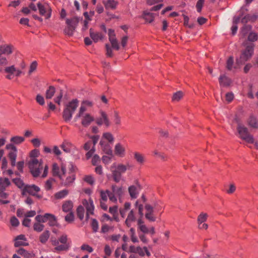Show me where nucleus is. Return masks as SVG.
<instances>
[{"label": "nucleus", "mask_w": 258, "mask_h": 258, "mask_svg": "<svg viewBox=\"0 0 258 258\" xmlns=\"http://www.w3.org/2000/svg\"><path fill=\"white\" fill-rule=\"evenodd\" d=\"M183 93L181 91H178L175 93L172 96V100L173 101H179L183 97Z\"/></svg>", "instance_id": "47"}, {"label": "nucleus", "mask_w": 258, "mask_h": 258, "mask_svg": "<svg viewBox=\"0 0 258 258\" xmlns=\"http://www.w3.org/2000/svg\"><path fill=\"white\" fill-rule=\"evenodd\" d=\"M139 228L143 233L145 234L149 233L151 235H154L155 233V228L154 227H150L148 228L145 224L141 225L140 227H139Z\"/></svg>", "instance_id": "33"}, {"label": "nucleus", "mask_w": 258, "mask_h": 258, "mask_svg": "<svg viewBox=\"0 0 258 258\" xmlns=\"http://www.w3.org/2000/svg\"><path fill=\"white\" fill-rule=\"evenodd\" d=\"M68 213L69 214L65 217V220L68 223H72L74 220V215L73 212Z\"/></svg>", "instance_id": "58"}, {"label": "nucleus", "mask_w": 258, "mask_h": 258, "mask_svg": "<svg viewBox=\"0 0 258 258\" xmlns=\"http://www.w3.org/2000/svg\"><path fill=\"white\" fill-rule=\"evenodd\" d=\"M79 101L78 99H73L66 105L63 111L62 117L66 121H70L73 114L79 106Z\"/></svg>", "instance_id": "5"}, {"label": "nucleus", "mask_w": 258, "mask_h": 258, "mask_svg": "<svg viewBox=\"0 0 258 258\" xmlns=\"http://www.w3.org/2000/svg\"><path fill=\"white\" fill-rule=\"evenodd\" d=\"M91 162L92 165L94 166L98 165V164L100 163V157L97 154L94 155L93 156Z\"/></svg>", "instance_id": "53"}, {"label": "nucleus", "mask_w": 258, "mask_h": 258, "mask_svg": "<svg viewBox=\"0 0 258 258\" xmlns=\"http://www.w3.org/2000/svg\"><path fill=\"white\" fill-rule=\"evenodd\" d=\"M83 205L86 209V217L88 219L90 215H92L94 214V206L93 202L91 199H89L88 200H84L83 201Z\"/></svg>", "instance_id": "18"}, {"label": "nucleus", "mask_w": 258, "mask_h": 258, "mask_svg": "<svg viewBox=\"0 0 258 258\" xmlns=\"http://www.w3.org/2000/svg\"><path fill=\"white\" fill-rule=\"evenodd\" d=\"M77 213L78 217L81 220H82L84 218V208L81 206H79L77 210Z\"/></svg>", "instance_id": "52"}, {"label": "nucleus", "mask_w": 258, "mask_h": 258, "mask_svg": "<svg viewBox=\"0 0 258 258\" xmlns=\"http://www.w3.org/2000/svg\"><path fill=\"white\" fill-rule=\"evenodd\" d=\"M47 221H49L50 225H53L56 222V218L54 215L47 213Z\"/></svg>", "instance_id": "46"}, {"label": "nucleus", "mask_w": 258, "mask_h": 258, "mask_svg": "<svg viewBox=\"0 0 258 258\" xmlns=\"http://www.w3.org/2000/svg\"><path fill=\"white\" fill-rule=\"evenodd\" d=\"M50 236V232L48 230L44 231L39 236L40 241L43 243H45Z\"/></svg>", "instance_id": "38"}, {"label": "nucleus", "mask_w": 258, "mask_h": 258, "mask_svg": "<svg viewBox=\"0 0 258 258\" xmlns=\"http://www.w3.org/2000/svg\"><path fill=\"white\" fill-rule=\"evenodd\" d=\"M136 218L135 213L133 210H131L127 215V218L125 221V224L127 227H131L133 224L135 222Z\"/></svg>", "instance_id": "29"}, {"label": "nucleus", "mask_w": 258, "mask_h": 258, "mask_svg": "<svg viewBox=\"0 0 258 258\" xmlns=\"http://www.w3.org/2000/svg\"><path fill=\"white\" fill-rule=\"evenodd\" d=\"M108 35L109 40L111 43L112 47L117 50H118L119 46L116 38L114 30L111 29H109L108 31Z\"/></svg>", "instance_id": "19"}, {"label": "nucleus", "mask_w": 258, "mask_h": 258, "mask_svg": "<svg viewBox=\"0 0 258 258\" xmlns=\"http://www.w3.org/2000/svg\"><path fill=\"white\" fill-rule=\"evenodd\" d=\"M84 180L87 183L90 185H93L94 183L95 180L92 175H86L84 177Z\"/></svg>", "instance_id": "54"}, {"label": "nucleus", "mask_w": 258, "mask_h": 258, "mask_svg": "<svg viewBox=\"0 0 258 258\" xmlns=\"http://www.w3.org/2000/svg\"><path fill=\"white\" fill-rule=\"evenodd\" d=\"M5 72L7 74L6 78L10 80L13 79L14 76L19 77L24 74V72L22 70L16 69L14 65L6 67Z\"/></svg>", "instance_id": "10"}, {"label": "nucleus", "mask_w": 258, "mask_h": 258, "mask_svg": "<svg viewBox=\"0 0 258 258\" xmlns=\"http://www.w3.org/2000/svg\"><path fill=\"white\" fill-rule=\"evenodd\" d=\"M106 154L102 157V162L105 164H109L113 157L112 147H106L105 149H102Z\"/></svg>", "instance_id": "16"}, {"label": "nucleus", "mask_w": 258, "mask_h": 258, "mask_svg": "<svg viewBox=\"0 0 258 258\" xmlns=\"http://www.w3.org/2000/svg\"><path fill=\"white\" fill-rule=\"evenodd\" d=\"M112 121L116 126H119L121 124V117L119 112L117 110H114L113 112Z\"/></svg>", "instance_id": "27"}, {"label": "nucleus", "mask_w": 258, "mask_h": 258, "mask_svg": "<svg viewBox=\"0 0 258 258\" xmlns=\"http://www.w3.org/2000/svg\"><path fill=\"white\" fill-rule=\"evenodd\" d=\"M253 46L252 43L246 45L245 49L242 52L240 57L236 60L237 64H242L251 58L253 53Z\"/></svg>", "instance_id": "7"}, {"label": "nucleus", "mask_w": 258, "mask_h": 258, "mask_svg": "<svg viewBox=\"0 0 258 258\" xmlns=\"http://www.w3.org/2000/svg\"><path fill=\"white\" fill-rule=\"evenodd\" d=\"M35 220L37 222L40 223H44L47 222V213L44 215H39L35 217Z\"/></svg>", "instance_id": "48"}, {"label": "nucleus", "mask_w": 258, "mask_h": 258, "mask_svg": "<svg viewBox=\"0 0 258 258\" xmlns=\"http://www.w3.org/2000/svg\"><path fill=\"white\" fill-rule=\"evenodd\" d=\"M75 29L71 26L67 25V27L64 29V33L65 34L68 35L69 36L73 35Z\"/></svg>", "instance_id": "49"}, {"label": "nucleus", "mask_w": 258, "mask_h": 258, "mask_svg": "<svg viewBox=\"0 0 258 258\" xmlns=\"http://www.w3.org/2000/svg\"><path fill=\"white\" fill-rule=\"evenodd\" d=\"M134 158L136 161L140 165H143L146 162V158L145 156L139 152H135L134 153Z\"/></svg>", "instance_id": "31"}, {"label": "nucleus", "mask_w": 258, "mask_h": 258, "mask_svg": "<svg viewBox=\"0 0 258 258\" xmlns=\"http://www.w3.org/2000/svg\"><path fill=\"white\" fill-rule=\"evenodd\" d=\"M233 64V58L230 57L227 60L226 68L229 70H231L232 69Z\"/></svg>", "instance_id": "61"}, {"label": "nucleus", "mask_w": 258, "mask_h": 258, "mask_svg": "<svg viewBox=\"0 0 258 258\" xmlns=\"http://www.w3.org/2000/svg\"><path fill=\"white\" fill-rule=\"evenodd\" d=\"M208 216H209L208 214L206 213H201L198 216L197 223H206L208 219Z\"/></svg>", "instance_id": "43"}, {"label": "nucleus", "mask_w": 258, "mask_h": 258, "mask_svg": "<svg viewBox=\"0 0 258 258\" xmlns=\"http://www.w3.org/2000/svg\"><path fill=\"white\" fill-rule=\"evenodd\" d=\"M114 154L119 157H124L126 155V148L125 145L121 143H117L115 144L114 149Z\"/></svg>", "instance_id": "17"}, {"label": "nucleus", "mask_w": 258, "mask_h": 258, "mask_svg": "<svg viewBox=\"0 0 258 258\" xmlns=\"http://www.w3.org/2000/svg\"><path fill=\"white\" fill-rule=\"evenodd\" d=\"M77 168L72 163L61 161L59 165L56 163L52 164V172L54 176H57L64 185H69L75 180Z\"/></svg>", "instance_id": "1"}, {"label": "nucleus", "mask_w": 258, "mask_h": 258, "mask_svg": "<svg viewBox=\"0 0 258 258\" xmlns=\"http://www.w3.org/2000/svg\"><path fill=\"white\" fill-rule=\"evenodd\" d=\"M90 36L95 42H97L102 40L104 37V35L99 32L95 31L93 29H90Z\"/></svg>", "instance_id": "22"}, {"label": "nucleus", "mask_w": 258, "mask_h": 258, "mask_svg": "<svg viewBox=\"0 0 258 258\" xmlns=\"http://www.w3.org/2000/svg\"><path fill=\"white\" fill-rule=\"evenodd\" d=\"M69 194V190L64 189L56 192L54 195V198L56 199H62L64 198Z\"/></svg>", "instance_id": "36"}, {"label": "nucleus", "mask_w": 258, "mask_h": 258, "mask_svg": "<svg viewBox=\"0 0 258 258\" xmlns=\"http://www.w3.org/2000/svg\"><path fill=\"white\" fill-rule=\"evenodd\" d=\"M11 184V182L8 178L0 177V191L5 190Z\"/></svg>", "instance_id": "30"}, {"label": "nucleus", "mask_w": 258, "mask_h": 258, "mask_svg": "<svg viewBox=\"0 0 258 258\" xmlns=\"http://www.w3.org/2000/svg\"><path fill=\"white\" fill-rule=\"evenodd\" d=\"M15 47L11 44H4L0 45V56H9L15 51Z\"/></svg>", "instance_id": "14"}, {"label": "nucleus", "mask_w": 258, "mask_h": 258, "mask_svg": "<svg viewBox=\"0 0 258 258\" xmlns=\"http://www.w3.org/2000/svg\"><path fill=\"white\" fill-rule=\"evenodd\" d=\"M100 196H101V201H103L104 202H106L108 198H109V196L110 193L108 190L103 191L101 190L100 191Z\"/></svg>", "instance_id": "50"}, {"label": "nucleus", "mask_w": 258, "mask_h": 258, "mask_svg": "<svg viewBox=\"0 0 258 258\" xmlns=\"http://www.w3.org/2000/svg\"><path fill=\"white\" fill-rule=\"evenodd\" d=\"M50 242L54 247L53 251L57 252L68 250L71 244V240L66 234L61 235L57 239L51 237Z\"/></svg>", "instance_id": "4"}, {"label": "nucleus", "mask_w": 258, "mask_h": 258, "mask_svg": "<svg viewBox=\"0 0 258 258\" xmlns=\"http://www.w3.org/2000/svg\"><path fill=\"white\" fill-rule=\"evenodd\" d=\"M258 17L257 15H253L252 16L249 15L244 16L243 18H241L240 17H234L233 19V24L231 27V31L232 35H235L237 30V24L239 22L240 20L241 19V22L243 23H246L248 21H253L255 20Z\"/></svg>", "instance_id": "9"}, {"label": "nucleus", "mask_w": 258, "mask_h": 258, "mask_svg": "<svg viewBox=\"0 0 258 258\" xmlns=\"http://www.w3.org/2000/svg\"><path fill=\"white\" fill-rule=\"evenodd\" d=\"M54 181V180L52 178L47 180L45 183V188L47 190L51 189Z\"/></svg>", "instance_id": "57"}, {"label": "nucleus", "mask_w": 258, "mask_h": 258, "mask_svg": "<svg viewBox=\"0 0 258 258\" xmlns=\"http://www.w3.org/2000/svg\"><path fill=\"white\" fill-rule=\"evenodd\" d=\"M79 23V19L76 17H73L71 19H67L66 24L67 25L71 26L76 29Z\"/></svg>", "instance_id": "37"}, {"label": "nucleus", "mask_w": 258, "mask_h": 258, "mask_svg": "<svg viewBox=\"0 0 258 258\" xmlns=\"http://www.w3.org/2000/svg\"><path fill=\"white\" fill-rule=\"evenodd\" d=\"M25 138L22 136H14L11 138L10 142L15 145H20L25 141Z\"/></svg>", "instance_id": "34"}, {"label": "nucleus", "mask_w": 258, "mask_h": 258, "mask_svg": "<svg viewBox=\"0 0 258 258\" xmlns=\"http://www.w3.org/2000/svg\"><path fill=\"white\" fill-rule=\"evenodd\" d=\"M198 228L202 230H206L209 227V225L206 223H197Z\"/></svg>", "instance_id": "62"}, {"label": "nucleus", "mask_w": 258, "mask_h": 258, "mask_svg": "<svg viewBox=\"0 0 258 258\" xmlns=\"http://www.w3.org/2000/svg\"><path fill=\"white\" fill-rule=\"evenodd\" d=\"M127 170L126 166L122 164L114 163L110 166V170L112 174L114 180L118 182L121 177V174L125 173Z\"/></svg>", "instance_id": "6"}, {"label": "nucleus", "mask_w": 258, "mask_h": 258, "mask_svg": "<svg viewBox=\"0 0 258 258\" xmlns=\"http://www.w3.org/2000/svg\"><path fill=\"white\" fill-rule=\"evenodd\" d=\"M28 243L24 235H20L15 238L14 245L18 247L22 245H27Z\"/></svg>", "instance_id": "23"}, {"label": "nucleus", "mask_w": 258, "mask_h": 258, "mask_svg": "<svg viewBox=\"0 0 258 258\" xmlns=\"http://www.w3.org/2000/svg\"><path fill=\"white\" fill-rule=\"evenodd\" d=\"M34 230L37 232H41L44 229V225L40 222H37L33 226Z\"/></svg>", "instance_id": "51"}, {"label": "nucleus", "mask_w": 258, "mask_h": 258, "mask_svg": "<svg viewBox=\"0 0 258 258\" xmlns=\"http://www.w3.org/2000/svg\"><path fill=\"white\" fill-rule=\"evenodd\" d=\"M40 190V188L35 185H26L23 189L22 194L23 196L29 194L40 199L42 198V195L38 194Z\"/></svg>", "instance_id": "11"}, {"label": "nucleus", "mask_w": 258, "mask_h": 258, "mask_svg": "<svg viewBox=\"0 0 258 258\" xmlns=\"http://www.w3.org/2000/svg\"><path fill=\"white\" fill-rule=\"evenodd\" d=\"M37 68V62L36 61H33L29 67L28 71L29 75H31L32 73L36 71Z\"/></svg>", "instance_id": "56"}, {"label": "nucleus", "mask_w": 258, "mask_h": 258, "mask_svg": "<svg viewBox=\"0 0 258 258\" xmlns=\"http://www.w3.org/2000/svg\"><path fill=\"white\" fill-rule=\"evenodd\" d=\"M112 192L115 194V195L118 197V200L121 202V198L123 196L124 194V190L121 186H116L115 185H112Z\"/></svg>", "instance_id": "26"}, {"label": "nucleus", "mask_w": 258, "mask_h": 258, "mask_svg": "<svg viewBox=\"0 0 258 258\" xmlns=\"http://www.w3.org/2000/svg\"><path fill=\"white\" fill-rule=\"evenodd\" d=\"M37 7L39 14L41 16L44 17L46 19L50 18L51 16L52 10L48 4L46 3H38L37 4Z\"/></svg>", "instance_id": "13"}, {"label": "nucleus", "mask_w": 258, "mask_h": 258, "mask_svg": "<svg viewBox=\"0 0 258 258\" xmlns=\"http://www.w3.org/2000/svg\"><path fill=\"white\" fill-rule=\"evenodd\" d=\"M91 226L93 231L95 232H97L99 226L98 223L96 220L94 219H92L91 220Z\"/></svg>", "instance_id": "60"}, {"label": "nucleus", "mask_w": 258, "mask_h": 258, "mask_svg": "<svg viewBox=\"0 0 258 258\" xmlns=\"http://www.w3.org/2000/svg\"><path fill=\"white\" fill-rule=\"evenodd\" d=\"M93 102L89 100L82 101L79 110L76 114L75 119H81V124L84 127H87L94 121V116L87 112L93 106Z\"/></svg>", "instance_id": "2"}, {"label": "nucleus", "mask_w": 258, "mask_h": 258, "mask_svg": "<svg viewBox=\"0 0 258 258\" xmlns=\"http://www.w3.org/2000/svg\"><path fill=\"white\" fill-rule=\"evenodd\" d=\"M39 154V151L37 149H34L30 153L31 159L28 165L31 172L34 177L38 176L43 168L42 160H39L36 158Z\"/></svg>", "instance_id": "3"}, {"label": "nucleus", "mask_w": 258, "mask_h": 258, "mask_svg": "<svg viewBox=\"0 0 258 258\" xmlns=\"http://www.w3.org/2000/svg\"><path fill=\"white\" fill-rule=\"evenodd\" d=\"M8 197V194L4 191H0V204H6L10 203V201L6 199Z\"/></svg>", "instance_id": "44"}, {"label": "nucleus", "mask_w": 258, "mask_h": 258, "mask_svg": "<svg viewBox=\"0 0 258 258\" xmlns=\"http://www.w3.org/2000/svg\"><path fill=\"white\" fill-rule=\"evenodd\" d=\"M153 207L154 211L158 212L161 211L163 209V206L160 201H159L154 204Z\"/></svg>", "instance_id": "55"}, {"label": "nucleus", "mask_w": 258, "mask_h": 258, "mask_svg": "<svg viewBox=\"0 0 258 258\" xmlns=\"http://www.w3.org/2000/svg\"><path fill=\"white\" fill-rule=\"evenodd\" d=\"M219 83L222 86H229L231 83L230 80L225 76H220Z\"/></svg>", "instance_id": "40"}, {"label": "nucleus", "mask_w": 258, "mask_h": 258, "mask_svg": "<svg viewBox=\"0 0 258 258\" xmlns=\"http://www.w3.org/2000/svg\"><path fill=\"white\" fill-rule=\"evenodd\" d=\"M145 210H146V213H145V217L146 219L149 220L150 221L154 222L156 220V217L153 214L154 213V210L153 207L147 204L145 206Z\"/></svg>", "instance_id": "20"}, {"label": "nucleus", "mask_w": 258, "mask_h": 258, "mask_svg": "<svg viewBox=\"0 0 258 258\" xmlns=\"http://www.w3.org/2000/svg\"><path fill=\"white\" fill-rule=\"evenodd\" d=\"M248 125L252 128H257L258 127V122L255 117L250 116L247 120Z\"/></svg>", "instance_id": "41"}, {"label": "nucleus", "mask_w": 258, "mask_h": 258, "mask_svg": "<svg viewBox=\"0 0 258 258\" xmlns=\"http://www.w3.org/2000/svg\"><path fill=\"white\" fill-rule=\"evenodd\" d=\"M81 249L83 251H87L90 253L92 252L93 251V248L87 244H83L81 246Z\"/></svg>", "instance_id": "59"}, {"label": "nucleus", "mask_w": 258, "mask_h": 258, "mask_svg": "<svg viewBox=\"0 0 258 258\" xmlns=\"http://www.w3.org/2000/svg\"><path fill=\"white\" fill-rule=\"evenodd\" d=\"M31 143L35 147H39L41 145V141L38 138H34L31 140Z\"/></svg>", "instance_id": "63"}, {"label": "nucleus", "mask_w": 258, "mask_h": 258, "mask_svg": "<svg viewBox=\"0 0 258 258\" xmlns=\"http://www.w3.org/2000/svg\"><path fill=\"white\" fill-rule=\"evenodd\" d=\"M114 142V138L110 132L104 133L100 141V145L101 149H105L106 147H111Z\"/></svg>", "instance_id": "12"}, {"label": "nucleus", "mask_w": 258, "mask_h": 258, "mask_svg": "<svg viewBox=\"0 0 258 258\" xmlns=\"http://www.w3.org/2000/svg\"><path fill=\"white\" fill-rule=\"evenodd\" d=\"M140 187L139 185H132L128 187V191L131 198L132 199L137 198L139 194Z\"/></svg>", "instance_id": "21"}, {"label": "nucleus", "mask_w": 258, "mask_h": 258, "mask_svg": "<svg viewBox=\"0 0 258 258\" xmlns=\"http://www.w3.org/2000/svg\"><path fill=\"white\" fill-rule=\"evenodd\" d=\"M103 4L106 10H114L116 8L118 3L115 0H106L103 1Z\"/></svg>", "instance_id": "25"}, {"label": "nucleus", "mask_w": 258, "mask_h": 258, "mask_svg": "<svg viewBox=\"0 0 258 258\" xmlns=\"http://www.w3.org/2000/svg\"><path fill=\"white\" fill-rule=\"evenodd\" d=\"M248 39L250 41H255L257 39V35L256 33L251 32L249 34Z\"/></svg>", "instance_id": "64"}, {"label": "nucleus", "mask_w": 258, "mask_h": 258, "mask_svg": "<svg viewBox=\"0 0 258 258\" xmlns=\"http://www.w3.org/2000/svg\"><path fill=\"white\" fill-rule=\"evenodd\" d=\"M96 123L99 125H104L107 127L110 125L108 116L104 111L100 112V116L96 119Z\"/></svg>", "instance_id": "15"}, {"label": "nucleus", "mask_w": 258, "mask_h": 258, "mask_svg": "<svg viewBox=\"0 0 258 258\" xmlns=\"http://www.w3.org/2000/svg\"><path fill=\"white\" fill-rule=\"evenodd\" d=\"M18 150L14 151H9L8 154V156L11 161V164L12 167L16 165V161L17 157Z\"/></svg>", "instance_id": "32"}, {"label": "nucleus", "mask_w": 258, "mask_h": 258, "mask_svg": "<svg viewBox=\"0 0 258 258\" xmlns=\"http://www.w3.org/2000/svg\"><path fill=\"white\" fill-rule=\"evenodd\" d=\"M143 18L147 22L152 23L154 20L155 15L153 13L144 11L143 12Z\"/></svg>", "instance_id": "35"}, {"label": "nucleus", "mask_w": 258, "mask_h": 258, "mask_svg": "<svg viewBox=\"0 0 258 258\" xmlns=\"http://www.w3.org/2000/svg\"><path fill=\"white\" fill-rule=\"evenodd\" d=\"M17 253L19 255H21V256L24 258H33L34 255L32 253H28L23 248H20L17 250Z\"/></svg>", "instance_id": "39"}, {"label": "nucleus", "mask_w": 258, "mask_h": 258, "mask_svg": "<svg viewBox=\"0 0 258 258\" xmlns=\"http://www.w3.org/2000/svg\"><path fill=\"white\" fill-rule=\"evenodd\" d=\"M55 92V89L53 86H49L46 91L45 97L47 99L52 98Z\"/></svg>", "instance_id": "42"}, {"label": "nucleus", "mask_w": 258, "mask_h": 258, "mask_svg": "<svg viewBox=\"0 0 258 258\" xmlns=\"http://www.w3.org/2000/svg\"><path fill=\"white\" fill-rule=\"evenodd\" d=\"M73 203L70 200H67L63 202L62 204V210L64 213L72 212L73 208Z\"/></svg>", "instance_id": "24"}, {"label": "nucleus", "mask_w": 258, "mask_h": 258, "mask_svg": "<svg viewBox=\"0 0 258 258\" xmlns=\"http://www.w3.org/2000/svg\"><path fill=\"white\" fill-rule=\"evenodd\" d=\"M60 148L66 153H70L75 147L70 142L64 141L60 145Z\"/></svg>", "instance_id": "28"}, {"label": "nucleus", "mask_w": 258, "mask_h": 258, "mask_svg": "<svg viewBox=\"0 0 258 258\" xmlns=\"http://www.w3.org/2000/svg\"><path fill=\"white\" fill-rule=\"evenodd\" d=\"M13 181L18 187L22 189V191L23 190V189L24 188V187L26 186L23 180L19 178L13 179Z\"/></svg>", "instance_id": "45"}, {"label": "nucleus", "mask_w": 258, "mask_h": 258, "mask_svg": "<svg viewBox=\"0 0 258 258\" xmlns=\"http://www.w3.org/2000/svg\"><path fill=\"white\" fill-rule=\"evenodd\" d=\"M237 131L240 139L249 144L254 143L253 136L249 133L247 128L244 125L239 124L237 126Z\"/></svg>", "instance_id": "8"}]
</instances>
